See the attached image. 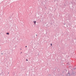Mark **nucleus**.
I'll return each mask as SVG.
<instances>
[{"instance_id": "f257e3e1", "label": "nucleus", "mask_w": 76, "mask_h": 76, "mask_svg": "<svg viewBox=\"0 0 76 76\" xmlns=\"http://www.w3.org/2000/svg\"><path fill=\"white\" fill-rule=\"evenodd\" d=\"M33 22L34 23V25H35V24H36V21H34Z\"/></svg>"}, {"instance_id": "f03ea898", "label": "nucleus", "mask_w": 76, "mask_h": 76, "mask_svg": "<svg viewBox=\"0 0 76 76\" xmlns=\"http://www.w3.org/2000/svg\"><path fill=\"white\" fill-rule=\"evenodd\" d=\"M7 34L8 35H9V33H7Z\"/></svg>"}, {"instance_id": "7ed1b4c3", "label": "nucleus", "mask_w": 76, "mask_h": 76, "mask_svg": "<svg viewBox=\"0 0 76 76\" xmlns=\"http://www.w3.org/2000/svg\"><path fill=\"white\" fill-rule=\"evenodd\" d=\"M26 61H28V60L26 59Z\"/></svg>"}, {"instance_id": "20e7f679", "label": "nucleus", "mask_w": 76, "mask_h": 76, "mask_svg": "<svg viewBox=\"0 0 76 76\" xmlns=\"http://www.w3.org/2000/svg\"><path fill=\"white\" fill-rule=\"evenodd\" d=\"M50 45H52V44H50Z\"/></svg>"}, {"instance_id": "39448f33", "label": "nucleus", "mask_w": 76, "mask_h": 76, "mask_svg": "<svg viewBox=\"0 0 76 76\" xmlns=\"http://www.w3.org/2000/svg\"><path fill=\"white\" fill-rule=\"evenodd\" d=\"M26 47H27V46H26Z\"/></svg>"}]
</instances>
